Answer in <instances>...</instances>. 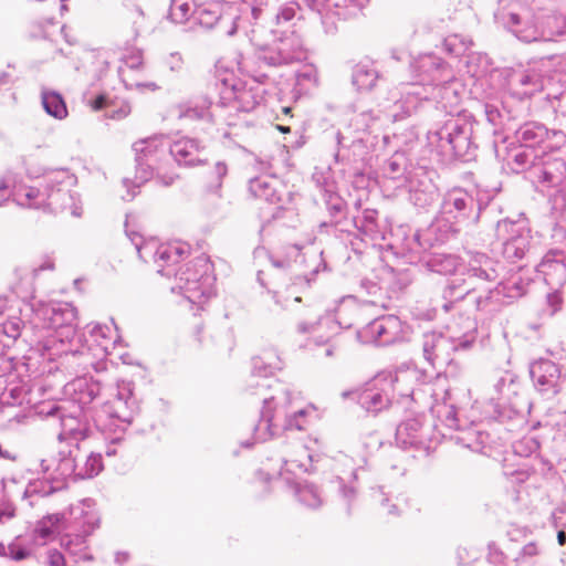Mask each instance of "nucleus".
<instances>
[{
  "label": "nucleus",
  "mask_w": 566,
  "mask_h": 566,
  "mask_svg": "<svg viewBox=\"0 0 566 566\" xmlns=\"http://www.w3.org/2000/svg\"><path fill=\"white\" fill-rule=\"evenodd\" d=\"M481 210V205L465 189H451L443 196L434 220L426 230L417 231L413 239L423 250L443 243L463 227L478 223Z\"/></svg>",
  "instance_id": "f257e3e1"
},
{
  "label": "nucleus",
  "mask_w": 566,
  "mask_h": 566,
  "mask_svg": "<svg viewBox=\"0 0 566 566\" xmlns=\"http://www.w3.org/2000/svg\"><path fill=\"white\" fill-rule=\"evenodd\" d=\"M476 338V322L470 317L461 318L460 322L449 325L447 333L429 332L423 334V357L433 368L450 365L452 363L451 354L470 349Z\"/></svg>",
  "instance_id": "f03ea898"
},
{
  "label": "nucleus",
  "mask_w": 566,
  "mask_h": 566,
  "mask_svg": "<svg viewBox=\"0 0 566 566\" xmlns=\"http://www.w3.org/2000/svg\"><path fill=\"white\" fill-rule=\"evenodd\" d=\"M531 182L548 196L551 212L559 219L566 213V147L542 153L537 166L531 170Z\"/></svg>",
  "instance_id": "7ed1b4c3"
},
{
  "label": "nucleus",
  "mask_w": 566,
  "mask_h": 566,
  "mask_svg": "<svg viewBox=\"0 0 566 566\" xmlns=\"http://www.w3.org/2000/svg\"><path fill=\"white\" fill-rule=\"evenodd\" d=\"M473 134L474 124L471 120L461 115H452L428 133V142L449 159L469 161L474 158L478 148Z\"/></svg>",
  "instance_id": "20e7f679"
},
{
  "label": "nucleus",
  "mask_w": 566,
  "mask_h": 566,
  "mask_svg": "<svg viewBox=\"0 0 566 566\" xmlns=\"http://www.w3.org/2000/svg\"><path fill=\"white\" fill-rule=\"evenodd\" d=\"M458 401V392L447 389L442 400H437L431 406V412L443 426L458 432L453 437L458 444L473 452L482 453L491 441L490 434L481 428V424L474 422L467 424L460 418Z\"/></svg>",
  "instance_id": "39448f33"
},
{
  "label": "nucleus",
  "mask_w": 566,
  "mask_h": 566,
  "mask_svg": "<svg viewBox=\"0 0 566 566\" xmlns=\"http://www.w3.org/2000/svg\"><path fill=\"white\" fill-rule=\"evenodd\" d=\"M459 83L452 77L443 78L434 84H410L406 92L407 113L416 111L418 103L432 101L449 116L460 115L461 95Z\"/></svg>",
  "instance_id": "423d86ee"
},
{
  "label": "nucleus",
  "mask_w": 566,
  "mask_h": 566,
  "mask_svg": "<svg viewBox=\"0 0 566 566\" xmlns=\"http://www.w3.org/2000/svg\"><path fill=\"white\" fill-rule=\"evenodd\" d=\"M494 21L523 43L538 42V14L518 1L499 0Z\"/></svg>",
  "instance_id": "0eeeda50"
},
{
  "label": "nucleus",
  "mask_w": 566,
  "mask_h": 566,
  "mask_svg": "<svg viewBox=\"0 0 566 566\" xmlns=\"http://www.w3.org/2000/svg\"><path fill=\"white\" fill-rule=\"evenodd\" d=\"M549 61H557L558 63L562 61L566 62V56L552 54L528 64L526 69L510 71L506 75L507 92L517 99L530 98L534 94L542 92L546 82L542 66Z\"/></svg>",
  "instance_id": "6e6552de"
},
{
  "label": "nucleus",
  "mask_w": 566,
  "mask_h": 566,
  "mask_svg": "<svg viewBox=\"0 0 566 566\" xmlns=\"http://www.w3.org/2000/svg\"><path fill=\"white\" fill-rule=\"evenodd\" d=\"M495 239L502 247L503 256L510 262L522 260L532 249L531 230L525 219L497 221Z\"/></svg>",
  "instance_id": "1a4fd4ad"
},
{
  "label": "nucleus",
  "mask_w": 566,
  "mask_h": 566,
  "mask_svg": "<svg viewBox=\"0 0 566 566\" xmlns=\"http://www.w3.org/2000/svg\"><path fill=\"white\" fill-rule=\"evenodd\" d=\"M436 171L423 166L408 170L405 177L409 201L418 209L426 210L439 197V188L434 182Z\"/></svg>",
  "instance_id": "9d476101"
},
{
  "label": "nucleus",
  "mask_w": 566,
  "mask_h": 566,
  "mask_svg": "<svg viewBox=\"0 0 566 566\" xmlns=\"http://www.w3.org/2000/svg\"><path fill=\"white\" fill-rule=\"evenodd\" d=\"M403 324L396 315H382L356 333V337L364 344L388 346L402 339Z\"/></svg>",
  "instance_id": "9b49d317"
},
{
  "label": "nucleus",
  "mask_w": 566,
  "mask_h": 566,
  "mask_svg": "<svg viewBox=\"0 0 566 566\" xmlns=\"http://www.w3.org/2000/svg\"><path fill=\"white\" fill-rule=\"evenodd\" d=\"M390 371L382 370L365 382L357 402L366 412L378 413L392 402Z\"/></svg>",
  "instance_id": "f8f14e48"
},
{
  "label": "nucleus",
  "mask_w": 566,
  "mask_h": 566,
  "mask_svg": "<svg viewBox=\"0 0 566 566\" xmlns=\"http://www.w3.org/2000/svg\"><path fill=\"white\" fill-rule=\"evenodd\" d=\"M530 282L528 279H524L520 273L512 274L510 277L499 282L494 290H489L486 295L475 297V307L478 311H486L493 301L496 303H511L526 294Z\"/></svg>",
  "instance_id": "ddd939ff"
},
{
  "label": "nucleus",
  "mask_w": 566,
  "mask_h": 566,
  "mask_svg": "<svg viewBox=\"0 0 566 566\" xmlns=\"http://www.w3.org/2000/svg\"><path fill=\"white\" fill-rule=\"evenodd\" d=\"M503 266L500 261L486 253L469 251L464 274L470 284L473 282L493 283L499 280Z\"/></svg>",
  "instance_id": "4468645a"
},
{
  "label": "nucleus",
  "mask_w": 566,
  "mask_h": 566,
  "mask_svg": "<svg viewBox=\"0 0 566 566\" xmlns=\"http://www.w3.org/2000/svg\"><path fill=\"white\" fill-rule=\"evenodd\" d=\"M431 428L424 423L423 416H417L399 423L396 429V442L401 448L429 449Z\"/></svg>",
  "instance_id": "2eb2a0df"
},
{
  "label": "nucleus",
  "mask_w": 566,
  "mask_h": 566,
  "mask_svg": "<svg viewBox=\"0 0 566 566\" xmlns=\"http://www.w3.org/2000/svg\"><path fill=\"white\" fill-rule=\"evenodd\" d=\"M530 375L535 388L548 396L559 392V367L549 359H538L531 364Z\"/></svg>",
  "instance_id": "dca6fc26"
},
{
  "label": "nucleus",
  "mask_w": 566,
  "mask_h": 566,
  "mask_svg": "<svg viewBox=\"0 0 566 566\" xmlns=\"http://www.w3.org/2000/svg\"><path fill=\"white\" fill-rule=\"evenodd\" d=\"M551 289H558L566 282V254L562 250L548 251L536 266Z\"/></svg>",
  "instance_id": "f3484780"
},
{
  "label": "nucleus",
  "mask_w": 566,
  "mask_h": 566,
  "mask_svg": "<svg viewBox=\"0 0 566 566\" xmlns=\"http://www.w3.org/2000/svg\"><path fill=\"white\" fill-rule=\"evenodd\" d=\"M423 84H434L443 78L452 77L449 65L436 54H424L416 62Z\"/></svg>",
  "instance_id": "a211bd4d"
},
{
  "label": "nucleus",
  "mask_w": 566,
  "mask_h": 566,
  "mask_svg": "<svg viewBox=\"0 0 566 566\" xmlns=\"http://www.w3.org/2000/svg\"><path fill=\"white\" fill-rule=\"evenodd\" d=\"M538 42H558L566 40V13L552 12L538 14Z\"/></svg>",
  "instance_id": "6ab92c4d"
},
{
  "label": "nucleus",
  "mask_w": 566,
  "mask_h": 566,
  "mask_svg": "<svg viewBox=\"0 0 566 566\" xmlns=\"http://www.w3.org/2000/svg\"><path fill=\"white\" fill-rule=\"evenodd\" d=\"M356 147L360 146L366 153L375 149L379 139V122L378 118L369 112H363L356 119Z\"/></svg>",
  "instance_id": "aec40b11"
},
{
  "label": "nucleus",
  "mask_w": 566,
  "mask_h": 566,
  "mask_svg": "<svg viewBox=\"0 0 566 566\" xmlns=\"http://www.w3.org/2000/svg\"><path fill=\"white\" fill-rule=\"evenodd\" d=\"M473 290L474 287L471 286L467 279L454 277L449 280L441 293V308L448 313L457 303L469 296Z\"/></svg>",
  "instance_id": "412c9836"
},
{
  "label": "nucleus",
  "mask_w": 566,
  "mask_h": 566,
  "mask_svg": "<svg viewBox=\"0 0 566 566\" xmlns=\"http://www.w3.org/2000/svg\"><path fill=\"white\" fill-rule=\"evenodd\" d=\"M418 379V373L416 369H403L397 370L395 373L390 371V381L392 385L391 397L392 400L395 396H399L401 398H410L415 401L418 400L417 395L418 391L415 388V384Z\"/></svg>",
  "instance_id": "4be33fe9"
},
{
  "label": "nucleus",
  "mask_w": 566,
  "mask_h": 566,
  "mask_svg": "<svg viewBox=\"0 0 566 566\" xmlns=\"http://www.w3.org/2000/svg\"><path fill=\"white\" fill-rule=\"evenodd\" d=\"M356 239L359 238L363 242L370 241L373 245L377 241L384 239V232L377 222L376 210H364L363 217H356Z\"/></svg>",
  "instance_id": "5701e85b"
},
{
  "label": "nucleus",
  "mask_w": 566,
  "mask_h": 566,
  "mask_svg": "<svg viewBox=\"0 0 566 566\" xmlns=\"http://www.w3.org/2000/svg\"><path fill=\"white\" fill-rule=\"evenodd\" d=\"M549 130L537 122H527L515 130L516 140L525 147L535 149L548 138Z\"/></svg>",
  "instance_id": "b1692460"
},
{
  "label": "nucleus",
  "mask_w": 566,
  "mask_h": 566,
  "mask_svg": "<svg viewBox=\"0 0 566 566\" xmlns=\"http://www.w3.org/2000/svg\"><path fill=\"white\" fill-rule=\"evenodd\" d=\"M424 264L431 272L442 275H451L454 274L463 263L461 258L455 254L432 253L428 256Z\"/></svg>",
  "instance_id": "393cba45"
},
{
  "label": "nucleus",
  "mask_w": 566,
  "mask_h": 566,
  "mask_svg": "<svg viewBox=\"0 0 566 566\" xmlns=\"http://www.w3.org/2000/svg\"><path fill=\"white\" fill-rule=\"evenodd\" d=\"M541 155L535 149L522 146L512 155L509 165L512 171L520 174L525 172L526 178L531 181V170L537 166Z\"/></svg>",
  "instance_id": "a878e982"
},
{
  "label": "nucleus",
  "mask_w": 566,
  "mask_h": 566,
  "mask_svg": "<svg viewBox=\"0 0 566 566\" xmlns=\"http://www.w3.org/2000/svg\"><path fill=\"white\" fill-rule=\"evenodd\" d=\"M518 387L517 376L511 370L500 371L494 376L493 388L499 400H510L517 395Z\"/></svg>",
  "instance_id": "bb28decb"
},
{
  "label": "nucleus",
  "mask_w": 566,
  "mask_h": 566,
  "mask_svg": "<svg viewBox=\"0 0 566 566\" xmlns=\"http://www.w3.org/2000/svg\"><path fill=\"white\" fill-rule=\"evenodd\" d=\"M64 526V515L60 513L43 516L34 528V535L44 542L52 539Z\"/></svg>",
  "instance_id": "cd10ccee"
},
{
  "label": "nucleus",
  "mask_w": 566,
  "mask_h": 566,
  "mask_svg": "<svg viewBox=\"0 0 566 566\" xmlns=\"http://www.w3.org/2000/svg\"><path fill=\"white\" fill-rule=\"evenodd\" d=\"M199 268H207V262L198 260L196 263L182 265L178 270L176 277L180 282V289H185L187 292H195L197 290V285L202 276Z\"/></svg>",
  "instance_id": "c85d7f7f"
},
{
  "label": "nucleus",
  "mask_w": 566,
  "mask_h": 566,
  "mask_svg": "<svg viewBox=\"0 0 566 566\" xmlns=\"http://www.w3.org/2000/svg\"><path fill=\"white\" fill-rule=\"evenodd\" d=\"M472 44L473 43L470 38L453 33L444 38L442 45L448 54L453 56H461L470 50Z\"/></svg>",
  "instance_id": "c756f323"
},
{
  "label": "nucleus",
  "mask_w": 566,
  "mask_h": 566,
  "mask_svg": "<svg viewBox=\"0 0 566 566\" xmlns=\"http://www.w3.org/2000/svg\"><path fill=\"white\" fill-rule=\"evenodd\" d=\"M42 104L48 114L55 118L62 119L67 115L66 105L62 96L54 92L44 93Z\"/></svg>",
  "instance_id": "7c9ffc66"
},
{
  "label": "nucleus",
  "mask_w": 566,
  "mask_h": 566,
  "mask_svg": "<svg viewBox=\"0 0 566 566\" xmlns=\"http://www.w3.org/2000/svg\"><path fill=\"white\" fill-rule=\"evenodd\" d=\"M377 78V71L369 64L360 62L356 65V86L358 90H371Z\"/></svg>",
  "instance_id": "2f4dec72"
},
{
  "label": "nucleus",
  "mask_w": 566,
  "mask_h": 566,
  "mask_svg": "<svg viewBox=\"0 0 566 566\" xmlns=\"http://www.w3.org/2000/svg\"><path fill=\"white\" fill-rule=\"evenodd\" d=\"M386 175L391 179L407 176V159L403 153H395L387 161Z\"/></svg>",
  "instance_id": "473e14b6"
},
{
  "label": "nucleus",
  "mask_w": 566,
  "mask_h": 566,
  "mask_svg": "<svg viewBox=\"0 0 566 566\" xmlns=\"http://www.w3.org/2000/svg\"><path fill=\"white\" fill-rule=\"evenodd\" d=\"M555 112V120L560 127V132L566 136V92L557 96L547 95Z\"/></svg>",
  "instance_id": "72a5a7b5"
},
{
  "label": "nucleus",
  "mask_w": 566,
  "mask_h": 566,
  "mask_svg": "<svg viewBox=\"0 0 566 566\" xmlns=\"http://www.w3.org/2000/svg\"><path fill=\"white\" fill-rule=\"evenodd\" d=\"M551 450L558 461L566 460V429L557 430L554 434Z\"/></svg>",
  "instance_id": "f704fd0d"
},
{
  "label": "nucleus",
  "mask_w": 566,
  "mask_h": 566,
  "mask_svg": "<svg viewBox=\"0 0 566 566\" xmlns=\"http://www.w3.org/2000/svg\"><path fill=\"white\" fill-rule=\"evenodd\" d=\"M541 554V547L536 542H530L525 544L518 554L515 556L514 562L516 564H525Z\"/></svg>",
  "instance_id": "c9c22d12"
},
{
  "label": "nucleus",
  "mask_w": 566,
  "mask_h": 566,
  "mask_svg": "<svg viewBox=\"0 0 566 566\" xmlns=\"http://www.w3.org/2000/svg\"><path fill=\"white\" fill-rule=\"evenodd\" d=\"M538 449L539 443L535 438L532 437L524 438L514 446L515 452L525 457L536 452Z\"/></svg>",
  "instance_id": "e433bc0d"
},
{
  "label": "nucleus",
  "mask_w": 566,
  "mask_h": 566,
  "mask_svg": "<svg viewBox=\"0 0 566 566\" xmlns=\"http://www.w3.org/2000/svg\"><path fill=\"white\" fill-rule=\"evenodd\" d=\"M488 560L494 566H505L506 555L495 542L488 545Z\"/></svg>",
  "instance_id": "4c0bfd02"
},
{
  "label": "nucleus",
  "mask_w": 566,
  "mask_h": 566,
  "mask_svg": "<svg viewBox=\"0 0 566 566\" xmlns=\"http://www.w3.org/2000/svg\"><path fill=\"white\" fill-rule=\"evenodd\" d=\"M188 253H189V247L187 244L175 243V244H170V245L166 247L160 252V258L161 259H171L174 256L180 258L184 254H188Z\"/></svg>",
  "instance_id": "58836bf2"
},
{
  "label": "nucleus",
  "mask_w": 566,
  "mask_h": 566,
  "mask_svg": "<svg viewBox=\"0 0 566 566\" xmlns=\"http://www.w3.org/2000/svg\"><path fill=\"white\" fill-rule=\"evenodd\" d=\"M22 322L18 317L10 318L3 324V332L10 338H18L21 334Z\"/></svg>",
  "instance_id": "ea45409f"
},
{
  "label": "nucleus",
  "mask_w": 566,
  "mask_h": 566,
  "mask_svg": "<svg viewBox=\"0 0 566 566\" xmlns=\"http://www.w3.org/2000/svg\"><path fill=\"white\" fill-rule=\"evenodd\" d=\"M21 196L24 200H21L20 205L27 208H40L39 205L34 203L33 201L39 198L40 191L35 188L29 187L22 189Z\"/></svg>",
  "instance_id": "a19ab883"
},
{
  "label": "nucleus",
  "mask_w": 566,
  "mask_h": 566,
  "mask_svg": "<svg viewBox=\"0 0 566 566\" xmlns=\"http://www.w3.org/2000/svg\"><path fill=\"white\" fill-rule=\"evenodd\" d=\"M378 501L384 510H386V514L388 516H398V504H389V499L386 496V494L382 492V489H379L377 492Z\"/></svg>",
  "instance_id": "79ce46f5"
},
{
  "label": "nucleus",
  "mask_w": 566,
  "mask_h": 566,
  "mask_svg": "<svg viewBox=\"0 0 566 566\" xmlns=\"http://www.w3.org/2000/svg\"><path fill=\"white\" fill-rule=\"evenodd\" d=\"M360 291L367 295H377L380 292L379 283L373 279H361L359 284Z\"/></svg>",
  "instance_id": "37998d69"
},
{
  "label": "nucleus",
  "mask_w": 566,
  "mask_h": 566,
  "mask_svg": "<svg viewBox=\"0 0 566 566\" xmlns=\"http://www.w3.org/2000/svg\"><path fill=\"white\" fill-rule=\"evenodd\" d=\"M132 112L130 105L127 102H123L116 109L112 111L107 117L115 120L126 118Z\"/></svg>",
  "instance_id": "c03bdc74"
},
{
  "label": "nucleus",
  "mask_w": 566,
  "mask_h": 566,
  "mask_svg": "<svg viewBox=\"0 0 566 566\" xmlns=\"http://www.w3.org/2000/svg\"><path fill=\"white\" fill-rule=\"evenodd\" d=\"M274 479L275 474H271L263 468L259 469L255 473V482L262 484L264 489H268Z\"/></svg>",
  "instance_id": "a18cd8bd"
},
{
  "label": "nucleus",
  "mask_w": 566,
  "mask_h": 566,
  "mask_svg": "<svg viewBox=\"0 0 566 566\" xmlns=\"http://www.w3.org/2000/svg\"><path fill=\"white\" fill-rule=\"evenodd\" d=\"M48 564L49 566H66V560L61 552L51 549L48 553Z\"/></svg>",
  "instance_id": "49530a36"
},
{
  "label": "nucleus",
  "mask_w": 566,
  "mask_h": 566,
  "mask_svg": "<svg viewBox=\"0 0 566 566\" xmlns=\"http://www.w3.org/2000/svg\"><path fill=\"white\" fill-rule=\"evenodd\" d=\"M527 534H528V528L527 527L512 526L507 531V537H509L510 541H513V542H517L521 538H525L527 536Z\"/></svg>",
  "instance_id": "de8ad7c7"
},
{
  "label": "nucleus",
  "mask_w": 566,
  "mask_h": 566,
  "mask_svg": "<svg viewBox=\"0 0 566 566\" xmlns=\"http://www.w3.org/2000/svg\"><path fill=\"white\" fill-rule=\"evenodd\" d=\"M106 106H114V102L113 101H107L106 96L101 94L98 95L92 103H91V107L94 109V111H101L102 108L106 107Z\"/></svg>",
  "instance_id": "09e8293b"
},
{
  "label": "nucleus",
  "mask_w": 566,
  "mask_h": 566,
  "mask_svg": "<svg viewBox=\"0 0 566 566\" xmlns=\"http://www.w3.org/2000/svg\"><path fill=\"white\" fill-rule=\"evenodd\" d=\"M554 290L555 291L553 293H549L547 295V303L552 307V313H555L562 303V298L557 292V289H554Z\"/></svg>",
  "instance_id": "8fccbe9b"
},
{
  "label": "nucleus",
  "mask_w": 566,
  "mask_h": 566,
  "mask_svg": "<svg viewBox=\"0 0 566 566\" xmlns=\"http://www.w3.org/2000/svg\"><path fill=\"white\" fill-rule=\"evenodd\" d=\"M50 312L53 314V316L50 317V324L49 325L51 327H56L60 324V322H59V319L56 317V316L60 315V313L55 308H53V307H50V308L48 307V308H45L44 314H49Z\"/></svg>",
  "instance_id": "3c124183"
},
{
  "label": "nucleus",
  "mask_w": 566,
  "mask_h": 566,
  "mask_svg": "<svg viewBox=\"0 0 566 566\" xmlns=\"http://www.w3.org/2000/svg\"><path fill=\"white\" fill-rule=\"evenodd\" d=\"M310 499L313 500V503L311 504L312 506H317L319 504L318 499L316 497V495L313 492L306 491V492L301 493L302 502H306Z\"/></svg>",
  "instance_id": "603ef678"
},
{
  "label": "nucleus",
  "mask_w": 566,
  "mask_h": 566,
  "mask_svg": "<svg viewBox=\"0 0 566 566\" xmlns=\"http://www.w3.org/2000/svg\"><path fill=\"white\" fill-rule=\"evenodd\" d=\"M29 556V553L24 549H19L12 554V558L15 560H22Z\"/></svg>",
  "instance_id": "864d4df0"
},
{
  "label": "nucleus",
  "mask_w": 566,
  "mask_h": 566,
  "mask_svg": "<svg viewBox=\"0 0 566 566\" xmlns=\"http://www.w3.org/2000/svg\"><path fill=\"white\" fill-rule=\"evenodd\" d=\"M557 542L560 546H564L566 544V532L565 531H558Z\"/></svg>",
  "instance_id": "5fc2aeb1"
},
{
  "label": "nucleus",
  "mask_w": 566,
  "mask_h": 566,
  "mask_svg": "<svg viewBox=\"0 0 566 566\" xmlns=\"http://www.w3.org/2000/svg\"><path fill=\"white\" fill-rule=\"evenodd\" d=\"M356 188L364 186V174H356Z\"/></svg>",
  "instance_id": "6e6d98bb"
},
{
  "label": "nucleus",
  "mask_w": 566,
  "mask_h": 566,
  "mask_svg": "<svg viewBox=\"0 0 566 566\" xmlns=\"http://www.w3.org/2000/svg\"><path fill=\"white\" fill-rule=\"evenodd\" d=\"M199 289L197 287V290L195 292H189L190 294L188 295V298L191 300V301H195L196 298H199L200 296L203 295V292H200L199 295L196 294V292L198 291Z\"/></svg>",
  "instance_id": "4d7b16f0"
},
{
  "label": "nucleus",
  "mask_w": 566,
  "mask_h": 566,
  "mask_svg": "<svg viewBox=\"0 0 566 566\" xmlns=\"http://www.w3.org/2000/svg\"><path fill=\"white\" fill-rule=\"evenodd\" d=\"M199 289L197 287V290L195 292H189L190 294L188 295V298L191 300V301H195L196 298H199L200 296L203 295V292H200L199 295L196 294V292L198 291Z\"/></svg>",
  "instance_id": "13d9d810"
},
{
  "label": "nucleus",
  "mask_w": 566,
  "mask_h": 566,
  "mask_svg": "<svg viewBox=\"0 0 566 566\" xmlns=\"http://www.w3.org/2000/svg\"><path fill=\"white\" fill-rule=\"evenodd\" d=\"M276 129L283 134H289L291 132V128L289 126L283 125H276Z\"/></svg>",
  "instance_id": "bf43d9fd"
},
{
  "label": "nucleus",
  "mask_w": 566,
  "mask_h": 566,
  "mask_svg": "<svg viewBox=\"0 0 566 566\" xmlns=\"http://www.w3.org/2000/svg\"><path fill=\"white\" fill-rule=\"evenodd\" d=\"M369 0H356V7L359 9L365 8L368 4Z\"/></svg>",
  "instance_id": "052dcab7"
},
{
  "label": "nucleus",
  "mask_w": 566,
  "mask_h": 566,
  "mask_svg": "<svg viewBox=\"0 0 566 566\" xmlns=\"http://www.w3.org/2000/svg\"><path fill=\"white\" fill-rule=\"evenodd\" d=\"M283 114L292 116V108L290 106H285L282 108Z\"/></svg>",
  "instance_id": "680f3d73"
},
{
  "label": "nucleus",
  "mask_w": 566,
  "mask_h": 566,
  "mask_svg": "<svg viewBox=\"0 0 566 566\" xmlns=\"http://www.w3.org/2000/svg\"><path fill=\"white\" fill-rule=\"evenodd\" d=\"M494 113H495V111H489V109L486 111V114H488L489 120H491V122H493V120H494V117H493V116H494Z\"/></svg>",
  "instance_id": "e2e57ef3"
},
{
  "label": "nucleus",
  "mask_w": 566,
  "mask_h": 566,
  "mask_svg": "<svg viewBox=\"0 0 566 566\" xmlns=\"http://www.w3.org/2000/svg\"><path fill=\"white\" fill-rule=\"evenodd\" d=\"M361 302H363L364 304H373V305H375V304H376V301H374V300H373V301H364V300H363Z\"/></svg>",
  "instance_id": "0e129e2a"
},
{
  "label": "nucleus",
  "mask_w": 566,
  "mask_h": 566,
  "mask_svg": "<svg viewBox=\"0 0 566 566\" xmlns=\"http://www.w3.org/2000/svg\"><path fill=\"white\" fill-rule=\"evenodd\" d=\"M137 12L140 17H144V11L140 8H137Z\"/></svg>",
  "instance_id": "69168bd1"
}]
</instances>
